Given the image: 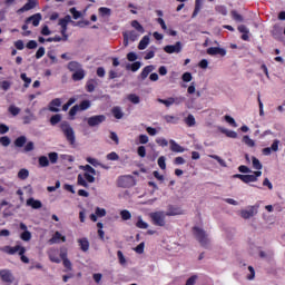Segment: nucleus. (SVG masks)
I'll return each instance as SVG.
<instances>
[{"label":"nucleus","instance_id":"f257e3e1","mask_svg":"<svg viewBox=\"0 0 285 285\" xmlns=\"http://www.w3.org/2000/svg\"><path fill=\"white\" fill-rule=\"evenodd\" d=\"M257 213H259V203L240 209L238 215L242 217V219H253V217L257 216Z\"/></svg>","mask_w":285,"mask_h":285},{"label":"nucleus","instance_id":"f03ea898","mask_svg":"<svg viewBox=\"0 0 285 285\" xmlns=\"http://www.w3.org/2000/svg\"><path fill=\"white\" fill-rule=\"evenodd\" d=\"M149 217L154 226L164 227L166 226V217L168 216L164 212H154L149 214Z\"/></svg>","mask_w":285,"mask_h":285},{"label":"nucleus","instance_id":"7ed1b4c3","mask_svg":"<svg viewBox=\"0 0 285 285\" xmlns=\"http://www.w3.org/2000/svg\"><path fill=\"white\" fill-rule=\"evenodd\" d=\"M119 188H132L137 183L135 181V177L127 175L120 176L117 181Z\"/></svg>","mask_w":285,"mask_h":285},{"label":"nucleus","instance_id":"20e7f679","mask_svg":"<svg viewBox=\"0 0 285 285\" xmlns=\"http://www.w3.org/2000/svg\"><path fill=\"white\" fill-rule=\"evenodd\" d=\"M72 80L73 81H81V79L86 78V70L81 68V65L78 62L72 63Z\"/></svg>","mask_w":285,"mask_h":285},{"label":"nucleus","instance_id":"39448f33","mask_svg":"<svg viewBox=\"0 0 285 285\" xmlns=\"http://www.w3.org/2000/svg\"><path fill=\"white\" fill-rule=\"evenodd\" d=\"M3 253H7L8 255H26V247L21 245H16V246H4L2 248Z\"/></svg>","mask_w":285,"mask_h":285},{"label":"nucleus","instance_id":"423d86ee","mask_svg":"<svg viewBox=\"0 0 285 285\" xmlns=\"http://www.w3.org/2000/svg\"><path fill=\"white\" fill-rule=\"evenodd\" d=\"M194 234L199 244H202V246H206V244H208V235L204 229L199 227H194Z\"/></svg>","mask_w":285,"mask_h":285},{"label":"nucleus","instance_id":"0eeeda50","mask_svg":"<svg viewBox=\"0 0 285 285\" xmlns=\"http://www.w3.org/2000/svg\"><path fill=\"white\" fill-rule=\"evenodd\" d=\"M0 279L4 284H13L14 283V274L10 269H0Z\"/></svg>","mask_w":285,"mask_h":285},{"label":"nucleus","instance_id":"6e6552de","mask_svg":"<svg viewBox=\"0 0 285 285\" xmlns=\"http://www.w3.org/2000/svg\"><path fill=\"white\" fill-rule=\"evenodd\" d=\"M158 104H163L164 106H166V108H170V106H173L174 104H176V106H179V104H183L184 101V97H169L168 99H161L158 98L157 99Z\"/></svg>","mask_w":285,"mask_h":285},{"label":"nucleus","instance_id":"1a4fd4ad","mask_svg":"<svg viewBox=\"0 0 285 285\" xmlns=\"http://www.w3.org/2000/svg\"><path fill=\"white\" fill-rule=\"evenodd\" d=\"M95 175H97V170H95V168H92L90 165H86L82 176L88 181V184H95Z\"/></svg>","mask_w":285,"mask_h":285},{"label":"nucleus","instance_id":"9d476101","mask_svg":"<svg viewBox=\"0 0 285 285\" xmlns=\"http://www.w3.org/2000/svg\"><path fill=\"white\" fill-rule=\"evenodd\" d=\"M92 106L90 100H82L79 105H75L72 107V116L75 117L77 112H83V110H88Z\"/></svg>","mask_w":285,"mask_h":285},{"label":"nucleus","instance_id":"9b49d317","mask_svg":"<svg viewBox=\"0 0 285 285\" xmlns=\"http://www.w3.org/2000/svg\"><path fill=\"white\" fill-rule=\"evenodd\" d=\"M106 121V116L98 115V116H91L87 118V124L90 126V128H95V126H100V124H104Z\"/></svg>","mask_w":285,"mask_h":285},{"label":"nucleus","instance_id":"f8f14e48","mask_svg":"<svg viewBox=\"0 0 285 285\" xmlns=\"http://www.w3.org/2000/svg\"><path fill=\"white\" fill-rule=\"evenodd\" d=\"M60 128L65 137H67L69 144H72V127L70 126V124H68L67 121H62Z\"/></svg>","mask_w":285,"mask_h":285},{"label":"nucleus","instance_id":"ddd939ff","mask_svg":"<svg viewBox=\"0 0 285 285\" xmlns=\"http://www.w3.org/2000/svg\"><path fill=\"white\" fill-rule=\"evenodd\" d=\"M164 51L167 52V55H179V52H181V42L178 41L175 45L165 46Z\"/></svg>","mask_w":285,"mask_h":285},{"label":"nucleus","instance_id":"4468645a","mask_svg":"<svg viewBox=\"0 0 285 285\" xmlns=\"http://www.w3.org/2000/svg\"><path fill=\"white\" fill-rule=\"evenodd\" d=\"M37 6V0H28L27 3L18 10V14H21V12H28V10H33Z\"/></svg>","mask_w":285,"mask_h":285},{"label":"nucleus","instance_id":"2eb2a0df","mask_svg":"<svg viewBox=\"0 0 285 285\" xmlns=\"http://www.w3.org/2000/svg\"><path fill=\"white\" fill-rule=\"evenodd\" d=\"M59 108H61V99L56 98L50 101V104H49L50 112H59L61 110Z\"/></svg>","mask_w":285,"mask_h":285},{"label":"nucleus","instance_id":"dca6fc26","mask_svg":"<svg viewBox=\"0 0 285 285\" xmlns=\"http://www.w3.org/2000/svg\"><path fill=\"white\" fill-rule=\"evenodd\" d=\"M207 55H210L212 57L215 55H220V57H226V49H223L219 47H212L207 49Z\"/></svg>","mask_w":285,"mask_h":285},{"label":"nucleus","instance_id":"f3484780","mask_svg":"<svg viewBox=\"0 0 285 285\" xmlns=\"http://www.w3.org/2000/svg\"><path fill=\"white\" fill-rule=\"evenodd\" d=\"M177 215H184V210L179 207L169 206L168 210L166 212L167 217H175Z\"/></svg>","mask_w":285,"mask_h":285},{"label":"nucleus","instance_id":"a211bd4d","mask_svg":"<svg viewBox=\"0 0 285 285\" xmlns=\"http://www.w3.org/2000/svg\"><path fill=\"white\" fill-rule=\"evenodd\" d=\"M41 13H35L33 16L27 18L26 23H30L32 22V26H35V28H37V26H39V23L41 22Z\"/></svg>","mask_w":285,"mask_h":285},{"label":"nucleus","instance_id":"6ab92c4d","mask_svg":"<svg viewBox=\"0 0 285 285\" xmlns=\"http://www.w3.org/2000/svg\"><path fill=\"white\" fill-rule=\"evenodd\" d=\"M27 206H30L35 210H39V208H41L43 206V204L41 203V200H37L35 198H29V199H27Z\"/></svg>","mask_w":285,"mask_h":285},{"label":"nucleus","instance_id":"aec40b11","mask_svg":"<svg viewBox=\"0 0 285 285\" xmlns=\"http://www.w3.org/2000/svg\"><path fill=\"white\" fill-rule=\"evenodd\" d=\"M78 246H79L80 250H82V253H88V250L90 248V243L88 242L87 238H80V239H78Z\"/></svg>","mask_w":285,"mask_h":285},{"label":"nucleus","instance_id":"412c9836","mask_svg":"<svg viewBox=\"0 0 285 285\" xmlns=\"http://www.w3.org/2000/svg\"><path fill=\"white\" fill-rule=\"evenodd\" d=\"M202 8H204V0H195V8L191 14V19H195V17L202 12Z\"/></svg>","mask_w":285,"mask_h":285},{"label":"nucleus","instance_id":"4be33fe9","mask_svg":"<svg viewBox=\"0 0 285 285\" xmlns=\"http://www.w3.org/2000/svg\"><path fill=\"white\" fill-rule=\"evenodd\" d=\"M89 217L91 222H97V217H106V209L97 207L96 214H91Z\"/></svg>","mask_w":285,"mask_h":285},{"label":"nucleus","instance_id":"5701e85b","mask_svg":"<svg viewBox=\"0 0 285 285\" xmlns=\"http://www.w3.org/2000/svg\"><path fill=\"white\" fill-rule=\"evenodd\" d=\"M170 144V151L171 153H184V147H181V145L177 144V141H175L174 139L169 140Z\"/></svg>","mask_w":285,"mask_h":285},{"label":"nucleus","instance_id":"b1692460","mask_svg":"<svg viewBox=\"0 0 285 285\" xmlns=\"http://www.w3.org/2000/svg\"><path fill=\"white\" fill-rule=\"evenodd\" d=\"M150 45V36H144L142 39L138 43V50H146Z\"/></svg>","mask_w":285,"mask_h":285},{"label":"nucleus","instance_id":"393cba45","mask_svg":"<svg viewBox=\"0 0 285 285\" xmlns=\"http://www.w3.org/2000/svg\"><path fill=\"white\" fill-rule=\"evenodd\" d=\"M70 21H72V18L70 16H66L65 18L59 20V26L62 28V35H66V28L70 23Z\"/></svg>","mask_w":285,"mask_h":285},{"label":"nucleus","instance_id":"a878e982","mask_svg":"<svg viewBox=\"0 0 285 285\" xmlns=\"http://www.w3.org/2000/svg\"><path fill=\"white\" fill-rule=\"evenodd\" d=\"M153 70H155V66L153 65H149V66H146L141 73H140V78L144 80V79H147L148 78V75H150V72H153Z\"/></svg>","mask_w":285,"mask_h":285},{"label":"nucleus","instance_id":"bb28decb","mask_svg":"<svg viewBox=\"0 0 285 285\" xmlns=\"http://www.w3.org/2000/svg\"><path fill=\"white\" fill-rule=\"evenodd\" d=\"M122 37H127L130 41H137L139 39V33L137 31H126Z\"/></svg>","mask_w":285,"mask_h":285},{"label":"nucleus","instance_id":"cd10ccee","mask_svg":"<svg viewBox=\"0 0 285 285\" xmlns=\"http://www.w3.org/2000/svg\"><path fill=\"white\" fill-rule=\"evenodd\" d=\"M66 242V237L61 236V233L56 232L53 237L49 240V244H59V242Z\"/></svg>","mask_w":285,"mask_h":285},{"label":"nucleus","instance_id":"c85d7f7f","mask_svg":"<svg viewBox=\"0 0 285 285\" xmlns=\"http://www.w3.org/2000/svg\"><path fill=\"white\" fill-rule=\"evenodd\" d=\"M28 141V139L26 138V136H20L14 140V146L17 148H23V146H26V142Z\"/></svg>","mask_w":285,"mask_h":285},{"label":"nucleus","instance_id":"c756f323","mask_svg":"<svg viewBox=\"0 0 285 285\" xmlns=\"http://www.w3.org/2000/svg\"><path fill=\"white\" fill-rule=\"evenodd\" d=\"M252 166L254 170H262V168H264V166L262 165V161H259L255 156L252 157Z\"/></svg>","mask_w":285,"mask_h":285},{"label":"nucleus","instance_id":"7c9ffc66","mask_svg":"<svg viewBox=\"0 0 285 285\" xmlns=\"http://www.w3.org/2000/svg\"><path fill=\"white\" fill-rule=\"evenodd\" d=\"M111 112L116 119H122L124 118V111H121L120 107H114L111 109Z\"/></svg>","mask_w":285,"mask_h":285},{"label":"nucleus","instance_id":"2f4dec72","mask_svg":"<svg viewBox=\"0 0 285 285\" xmlns=\"http://www.w3.org/2000/svg\"><path fill=\"white\" fill-rule=\"evenodd\" d=\"M185 124L189 127L193 128V126H195L197 124V121L195 120V116H193V114H189L186 118H185Z\"/></svg>","mask_w":285,"mask_h":285},{"label":"nucleus","instance_id":"473e14b6","mask_svg":"<svg viewBox=\"0 0 285 285\" xmlns=\"http://www.w3.org/2000/svg\"><path fill=\"white\" fill-rule=\"evenodd\" d=\"M28 177H30V171L26 168H22L18 171V179L26 180Z\"/></svg>","mask_w":285,"mask_h":285},{"label":"nucleus","instance_id":"72a5a7b5","mask_svg":"<svg viewBox=\"0 0 285 285\" xmlns=\"http://www.w3.org/2000/svg\"><path fill=\"white\" fill-rule=\"evenodd\" d=\"M127 70H131V72H137V70H139V68H141V63L139 61H136L131 65H127Z\"/></svg>","mask_w":285,"mask_h":285},{"label":"nucleus","instance_id":"f704fd0d","mask_svg":"<svg viewBox=\"0 0 285 285\" xmlns=\"http://www.w3.org/2000/svg\"><path fill=\"white\" fill-rule=\"evenodd\" d=\"M98 12H99L100 17H110V14H111L110 8H106V7H100L98 9Z\"/></svg>","mask_w":285,"mask_h":285},{"label":"nucleus","instance_id":"c9c22d12","mask_svg":"<svg viewBox=\"0 0 285 285\" xmlns=\"http://www.w3.org/2000/svg\"><path fill=\"white\" fill-rule=\"evenodd\" d=\"M255 181H257V176H255L254 174L245 175V178L243 180L244 184H253Z\"/></svg>","mask_w":285,"mask_h":285},{"label":"nucleus","instance_id":"e433bc0d","mask_svg":"<svg viewBox=\"0 0 285 285\" xmlns=\"http://www.w3.org/2000/svg\"><path fill=\"white\" fill-rule=\"evenodd\" d=\"M38 161L41 168H48V166H50V160H48V157L46 156H41Z\"/></svg>","mask_w":285,"mask_h":285},{"label":"nucleus","instance_id":"4c0bfd02","mask_svg":"<svg viewBox=\"0 0 285 285\" xmlns=\"http://www.w3.org/2000/svg\"><path fill=\"white\" fill-rule=\"evenodd\" d=\"M127 99H128V101H130L131 104H135V105H137V104H139V101H141V99L139 98V96H137V95H135V94H129V95L127 96Z\"/></svg>","mask_w":285,"mask_h":285},{"label":"nucleus","instance_id":"58836bf2","mask_svg":"<svg viewBox=\"0 0 285 285\" xmlns=\"http://www.w3.org/2000/svg\"><path fill=\"white\" fill-rule=\"evenodd\" d=\"M78 186H83V188H88V181L86 180L83 174L78 175Z\"/></svg>","mask_w":285,"mask_h":285},{"label":"nucleus","instance_id":"ea45409f","mask_svg":"<svg viewBox=\"0 0 285 285\" xmlns=\"http://www.w3.org/2000/svg\"><path fill=\"white\" fill-rule=\"evenodd\" d=\"M11 86L12 83H10L8 80L0 81V90H3L4 92H8Z\"/></svg>","mask_w":285,"mask_h":285},{"label":"nucleus","instance_id":"a19ab883","mask_svg":"<svg viewBox=\"0 0 285 285\" xmlns=\"http://www.w3.org/2000/svg\"><path fill=\"white\" fill-rule=\"evenodd\" d=\"M20 79H22V81H24V88H30V83H32V79L28 78V76L26 73H21L20 75Z\"/></svg>","mask_w":285,"mask_h":285},{"label":"nucleus","instance_id":"79ce46f5","mask_svg":"<svg viewBox=\"0 0 285 285\" xmlns=\"http://www.w3.org/2000/svg\"><path fill=\"white\" fill-rule=\"evenodd\" d=\"M120 217H121V219H124V222H128V219H131L132 214H130V212H128V209H124L120 212Z\"/></svg>","mask_w":285,"mask_h":285},{"label":"nucleus","instance_id":"37998d69","mask_svg":"<svg viewBox=\"0 0 285 285\" xmlns=\"http://www.w3.org/2000/svg\"><path fill=\"white\" fill-rule=\"evenodd\" d=\"M208 157H210V159H216V161H218L219 166H222L223 168H226V160L222 159V157L217 156V155H209Z\"/></svg>","mask_w":285,"mask_h":285},{"label":"nucleus","instance_id":"c03bdc74","mask_svg":"<svg viewBox=\"0 0 285 285\" xmlns=\"http://www.w3.org/2000/svg\"><path fill=\"white\" fill-rule=\"evenodd\" d=\"M56 255H57V250H51L49 253V259H50V262H53L55 264H59L61 262V259L59 257H57Z\"/></svg>","mask_w":285,"mask_h":285},{"label":"nucleus","instance_id":"a18cd8bd","mask_svg":"<svg viewBox=\"0 0 285 285\" xmlns=\"http://www.w3.org/2000/svg\"><path fill=\"white\" fill-rule=\"evenodd\" d=\"M131 26L135 28V30H137L138 32H140L141 35H144L145 30L144 27L141 26V23H139V21L134 20L131 22Z\"/></svg>","mask_w":285,"mask_h":285},{"label":"nucleus","instance_id":"49530a36","mask_svg":"<svg viewBox=\"0 0 285 285\" xmlns=\"http://www.w3.org/2000/svg\"><path fill=\"white\" fill-rule=\"evenodd\" d=\"M20 239H22V242H30V239H32V233H30L29 230L23 232L20 235Z\"/></svg>","mask_w":285,"mask_h":285},{"label":"nucleus","instance_id":"de8ad7c7","mask_svg":"<svg viewBox=\"0 0 285 285\" xmlns=\"http://www.w3.org/2000/svg\"><path fill=\"white\" fill-rule=\"evenodd\" d=\"M243 141H244V144H246V146H248L249 148H255V140L250 139V137L244 136V137H243Z\"/></svg>","mask_w":285,"mask_h":285},{"label":"nucleus","instance_id":"09e8293b","mask_svg":"<svg viewBox=\"0 0 285 285\" xmlns=\"http://www.w3.org/2000/svg\"><path fill=\"white\" fill-rule=\"evenodd\" d=\"M230 14L234 21H238V23H242V21H244V17H242V14H239L237 11L233 10Z\"/></svg>","mask_w":285,"mask_h":285},{"label":"nucleus","instance_id":"8fccbe9b","mask_svg":"<svg viewBox=\"0 0 285 285\" xmlns=\"http://www.w3.org/2000/svg\"><path fill=\"white\" fill-rule=\"evenodd\" d=\"M137 228L146 229L148 228V223L144 222L141 216L138 217V222L136 223Z\"/></svg>","mask_w":285,"mask_h":285},{"label":"nucleus","instance_id":"3c124183","mask_svg":"<svg viewBox=\"0 0 285 285\" xmlns=\"http://www.w3.org/2000/svg\"><path fill=\"white\" fill-rule=\"evenodd\" d=\"M59 121H61V115L60 114H56L50 118L51 126H57V124H59Z\"/></svg>","mask_w":285,"mask_h":285},{"label":"nucleus","instance_id":"603ef678","mask_svg":"<svg viewBox=\"0 0 285 285\" xmlns=\"http://www.w3.org/2000/svg\"><path fill=\"white\" fill-rule=\"evenodd\" d=\"M155 52H157V47H150V50L147 51L145 59H153L155 57Z\"/></svg>","mask_w":285,"mask_h":285},{"label":"nucleus","instance_id":"864d4df0","mask_svg":"<svg viewBox=\"0 0 285 285\" xmlns=\"http://www.w3.org/2000/svg\"><path fill=\"white\" fill-rule=\"evenodd\" d=\"M0 144L1 146H4V148H8V146H10L11 144L10 137L8 136L0 137Z\"/></svg>","mask_w":285,"mask_h":285},{"label":"nucleus","instance_id":"5fc2aeb1","mask_svg":"<svg viewBox=\"0 0 285 285\" xmlns=\"http://www.w3.org/2000/svg\"><path fill=\"white\" fill-rule=\"evenodd\" d=\"M22 120H23V124H30L31 121L37 120V117L35 116V114H30V115L23 116Z\"/></svg>","mask_w":285,"mask_h":285},{"label":"nucleus","instance_id":"6e6d98bb","mask_svg":"<svg viewBox=\"0 0 285 285\" xmlns=\"http://www.w3.org/2000/svg\"><path fill=\"white\" fill-rule=\"evenodd\" d=\"M108 161H119V155L115 151H111L107 155Z\"/></svg>","mask_w":285,"mask_h":285},{"label":"nucleus","instance_id":"4d7b16f0","mask_svg":"<svg viewBox=\"0 0 285 285\" xmlns=\"http://www.w3.org/2000/svg\"><path fill=\"white\" fill-rule=\"evenodd\" d=\"M223 132H224V135H226V137H229L230 139H237L236 131L224 129Z\"/></svg>","mask_w":285,"mask_h":285},{"label":"nucleus","instance_id":"13d9d810","mask_svg":"<svg viewBox=\"0 0 285 285\" xmlns=\"http://www.w3.org/2000/svg\"><path fill=\"white\" fill-rule=\"evenodd\" d=\"M9 112L13 115V117H17V115H19V112H21V109L14 105H11L9 107Z\"/></svg>","mask_w":285,"mask_h":285},{"label":"nucleus","instance_id":"bf43d9fd","mask_svg":"<svg viewBox=\"0 0 285 285\" xmlns=\"http://www.w3.org/2000/svg\"><path fill=\"white\" fill-rule=\"evenodd\" d=\"M215 10L216 12H219V14H223V17H226V14H228V10L224 6H217Z\"/></svg>","mask_w":285,"mask_h":285},{"label":"nucleus","instance_id":"052dcab7","mask_svg":"<svg viewBox=\"0 0 285 285\" xmlns=\"http://www.w3.org/2000/svg\"><path fill=\"white\" fill-rule=\"evenodd\" d=\"M158 166L161 170H166V157L160 156L158 158Z\"/></svg>","mask_w":285,"mask_h":285},{"label":"nucleus","instance_id":"680f3d73","mask_svg":"<svg viewBox=\"0 0 285 285\" xmlns=\"http://www.w3.org/2000/svg\"><path fill=\"white\" fill-rule=\"evenodd\" d=\"M117 257H118L119 264H121V266L126 265V257L124 256L122 250L117 252Z\"/></svg>","mask_w":285,"mask_h":285},{"label":"nucleus","instance_id":"e2e57ef3","mask_svg":"<svg viewBox=\"0 0 285 285\" xmlns=\"http://www.w3.org/2000/svg\"><path fill=\"white\" fill-rule=\"evenodd\" d=\"M58 159H59V155L57 153L49 154V161H51V164H57Z\"/></svg>","mask_w":285,"mask_h":285},{"label":"nucleus","instance_id":"0e129e2a","mask_svg":"<svg viewBox=\"0 0 285 285\" xmlns=\"http://www.w3.org/2000/svg\"><path fill=\"white\" fill-rule=\"evenodd\" d=\"M183 81H185L186 83L193 81V73L191 72H185L183 75Z\"/></svg>","mask_w":285,"mask_h":285},{"label":"nucleus","instance_id":"69168bd1","mask_svg":"<svg viewBox=\"0 0 285 285\" xmlns=\"http://www.w3.org/2000/svg\"><path fill=\"white\" fill-rule=\"evenodd\" d=\"M156 144H158V146H161L163 148H165L166 146H168V140H166V138H157Z\"/></svg>","mask_w":285,"mask_h":285},{"label":"nucleus","instance_id":"338daca9","mask_svg":"<svg viewBox=\"0 0 285 285\" xmlns=\"http://www.w3.org/2000/svg\"><path fill=\"white\" fill-rule=\"evenodd\" d=\"M196 282H197V275H194L187 279L186 285H195Z\"/></svg>","mask_w":285,"mask_h":285},{"label":"nucleus","instance_id":"774afa93","mask_svg":"<svg viewBox=\"0 0 285 285\" xmlns=\"http://www.w3.org/2000/svg\"><path fill=\"white\" fill-rule=\"evenodd\" d=\"M137 153H138L139 157H142V158L146 157V147H144V146L138 147Z\"/></svg>","mask_w":285,"mask_h":285}]
</instances>
